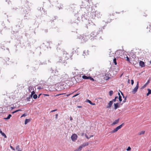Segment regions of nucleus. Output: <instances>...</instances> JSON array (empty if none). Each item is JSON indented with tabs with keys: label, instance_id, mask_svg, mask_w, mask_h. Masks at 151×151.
I'll list each match as a JSON object with an SVG mask.
<instances>
[{
	"label": "nucleus",
	"instance_id": "obj_15",
	"mask_svg": "<svg viewBox=\"0 0 151 151\" xmlns=\"http://www.w3.org/2000/svg\"><path fill=\"white\" fill-rule=\"evenodd\" d=\"M11 116H12L11 115L9 114L8 115V116L7 117L4 118V119H5V120H7V119H9L10 118V117H11Z\"/></svg>",
	"mask_w": 151,
	"mask_h": 151
},
{
	"label": "nucleus",
	"instance_id": "obj_12",
	"mask_svg": "<svg viewBox=\"0 0 151 151\" xmlns=\"http://www.w3.org/2000/svg\"><path fill=\"white\" fill-rule=\"evenodd\" d=\"M149 82L150 80H148L147 82L142 87V88H145L147 86L148 84L149 83Z\"/></svg>",
	"mask_w": 151,
	"mask_h": 151
},
{
	"label": "nucleus",
	"instance_id": "obj_3",
	"mask_svg": "<svg viewBox=\"0 0 151 151\" xmlns=\"http://www.w3.org/2000/svg\"><path fill=\"white\" fill-rule=\"evenodd\" d=\"M124 125V123H122L121 124L118 126L116 128H115L114 130H112L111 132V133L112 134L116 132L119 129H121L122 127Z\"/></svg>",
	"mask_w": 151,
	"mask_h": 151
},
{
	"label": "nucleus",
	"instance_id": "obj_4",
	"mask_svg": "<svg viewBox=\"0 0 151 151\" xmlns=\"http://www.w3.org/2000/svg\"><path fill=\"white\" fill-rule=\"evenodd\" d=\"M139 88V82H137V85L136 87L134 88V89L132 91V93L133 94H135L137 91V90Z\"/></svg>",
	"mask_w": 151,
	"mask_h": 151
},
{
	"label": "nucleus",
	"instance_id": "obj_17",
	"mask_svg": "<svg viewBox=\"0 0 151 151\" xmlns=\"http://www.w3.org/2000/svg\"><path fill=\"white\" fill-rule=\"evenodd\" d=\"M118 95H119V101H120V102H121V101H122V97L120 96V93H118Z\"/></svg>",
	"mask_w": 151,
	"mask_h": 151
},
{
	"label": "nucleus",
	"instance_id": "obj_38",
	"mask_svg": "<svg viewBox=\"0 0 151 151\" xmlns=\"http://www.w3.org/2000/svg\"><path fill=\"white\" fill-rule=\"evenodd\" d=\"M57 111V109H55V110H52L51 111V112H54V111Z\"/></svg>",
	"mask_w": 151,
	"mask_h": 151
},
{
	"label": "nucleus",
	"instance_id": "obj_29",
	"mask_svg": "<svg viewBox=\"0 0 151 151\" xmlns=\"http://www.w3.org/2000/svg\"><path fill=\"white\" fill-rule=\"evenodd\" d=\"M126 58L127 60V61H128L129 62H130V59H129V58L127 56V57Z\"/></svg>",
	"mask_w": 151,
	"mask_h": 151
},
{
	"label": "nucleus",
	"instance_id": "obj_41",
	"mask_svg": "<svg viewBox=\"0 0 151 151\" xmlns=\"http://www.w3.org/2000/svg\"><path fill=\"white\" fill-rule=\"evenodd\" d=\"M30 99V97H29V98H27V99H28V101H29L30 100H29V99Z\"/></svg>",
	"mask_w": 151,
	"mask_h": 151
},
{
	"label": "nucleus",
	"instance_id": "obj_9",
	"mask_svg": "<svg viewBox=\"0 0 151 151\" xmlns=\"http://www.w3.org/2000/svg\"><path fill=\"white\" fill-rule=\"evenodd\" d=\"M112 104L113 103L111 101H110V102L108 104V105L107 106L106 108H110Z\"/></svg>",
	"mask_w": 151,
	"mask_h": 151
},
{
	"label": "nucleus",
	"instance_id": "obj_10",
	"mask_svg": "<svg viewBox=\"0 0 151 151\" xmlns=\"http://www.w3.org/2000/svg\"><path fill=\"white\" fill-rule=\"evenodd\" d=\"M114 109H116L117 108L119 107V103H116V104H114Z\"/></svg>",
	"mask_w": 151,
	"mask_h": 151
},
{
	"label": "nucleus",
	"instance_id": "obj_33",
	"mask_svg": "<svg viewBox=\"0 0 151 151\" xmlns=\"http://www.w3.org/2000/svg\"><path fill=\"white\" fill-rule=\"evenodd\" d=\"M10 148H11V149H12V150H15V149H14V148H13V147H12V146H10Z\"/></svg>",
	"mask_w": 151,
	"mask_h": 151
},
{
	"label": "nucleus",
	"instance_id": "obj_5",
	"mask_svg": "<svg viewBox=\"0 0 151 151\" xmlns=\"http://www.w3.org/2000/svg\"><path fill=\"white\" fill-rule=\"evenodd\" d=\"M77 138V136L76 134H73L71 137V138L73 141H75L76 140Z\"/></svg>",
	"mask_w": 151,
	"mask_h": 151
},
{
	"label": "nucleus",
	"instance_id": "obj_16",
	"mask_svg": "<svg viewBox=\"0 0 151 151\" xmlns=\"http://www.w3.org/2000/svg\"><path fill=\"white\" fill-rule=\"evenodd\" d=\"M82 78L85 79H88L89 76H86L85 75L83 76L82 77Z\"/></svg>",
	"mask_w": 151,
	"mask_h": 151
},
{
	"label": "nucleus",
	"instance_id": "obj_21",
	"mask_svg": "<svg viewBox=\"0 0 151 151\" xmlns=\"http://www.w3.org/2000/svg\"><path fill=\"white\" fill-rule=\"evenodd\" d=\"M113 93V92L112 91H110L109 92V94L110 96H111Z\"/></svg>",
	"mask_w": 151,
	"mask_h": 151
},
{
	"label": "nucleus",
	"instance_id": "obj_50",
	"mask_svg": "<svg viewBox=\"0 0 151 151\" xmlns=\"http://www.w3.org/2000/svg\"><path fill=\"white\" fill-rule=\"evenodd\" d=\"M70 120H72V119L71 118H71H70Z\"/></svg>",
	"mask_w": 151,
	"mask_h": 151
},
{
	"label": "nucleus",
	"instance_id": "obj_28",
	"mask_svg": "<svg viewBox=\"0 0 151 151\" xmlns=\"http://www.w3.org/2000/svg\"><path fill=\"white\" fill-rule=\"evenodd\" d=\"M1 134L3 136H4V137L5 138H6V134H4V133H3Z\"/></svg>",
	"mask_w": 151,
	"mask_h": 151
},
{
	"label": "nucleus",
	"instance_id": "obj_37",
	"mask_svg": "<svg viewBox=\"0 0 151 151\" xmlns=\"http://www.w3.org/2000/svg\"><path fill=\"white\" fill-rule=\"evenodd\" d=\"M45 96H49V95L48 94H43Z\"/></svg>",
	"mask_w": 151,
	"mask_h": 151
},
{
	"label": "nucleus",
	"instance_id": "obj_47",
	"mask_svg": "<svg viewBox=\"0 0 151 151\" xmlns=\"http://www.w3.org/2000/svg\"><path fill=\"white\" fill-rule=\"evenodd\" d=\"M12 114H14V113H15V112H14V111H13V112H12Z\"/></svg>",
	"mask_w": 151,
	"mask_h": 151
},
{
	"label": "nucleus",
	"instance_id": "obj_52",
	"mask_svg": "<svg viewBox=\"0 0 151 151\" xmlns=\"http://www.w3.org/2000/svg\"><path fill=\"white\" fill-rule=\"evenodd\" d=\"M150 151V150H149V151Z\"/></svg>",
	"mask_w": 151,
	"mask_h": 151
},
{
	"label": "nucleus",
	"instance_id": "obj_20",
	"mask_svg": "<svg viewBox=\"0 0 151 151\" xmlns=\"http://www.w3.org/2000/svg\"><path fill=\"white\" fill-rule=\"evenodd\" d=\"M145 131H141L139 132V135L143 134H145Z\"/></svg>",
	"mask_w": 151,
	"mask_h": 151
},
{
	"label": "nucleus",
	"instance_id": "obj_48",
	"mask_svg": "<svg viewBox=\"0 0 151 151\" xmlns=\"http://www.w3.org/2000/svg\"><path fill=\"white\" fill-rule=\"evenodd\" d=\"M40 95H41V94H40L39 95V96H38V98H39V97H40Z\"/></svg>",
	"mask_w": 151,
	"mask_h": 151
},
{
	"label": "nucleus",
	"instance_id": "obj_36",
	"mask_svg": "<svg viewBox=\"0 0 151 151\" xmlns=\"http://www.w3.org/2000/svg\"><path fill=\"white\" fill-rule=\"evenodd\" d=\"M26 116V115H25V114H23L21 116V117H22L23 116Z\"/></svg>",
	"mask_w": 151,
	"mask_h": 151
},
{
	"label": "nucleus",
	"instance_id": "obj_51",
	"mask_svg": "<svg viewBox=\"0 0 151 151\" xmlns=\"http://www.w3.org/2000/svg\"><path fill=\"white\" fill-rule=\"evenodd\" d=\"M18 151H21V150H17Z\"/></svg>",
	"mask_w": 151,
	"mask_h": 151
},
{
	"label": "nucleus",
	"instance_id": "obj_32",
	"mask_svg": "<svg viewBox=\"0 0 151 151\" xmlns=\"http://www.w3.org/2000/svg\"><path fill=\"white\" fill-rule=\"evenodd\" d=\"M131 84L132 85H133L134 83V80H131Z\"/></svg>",
	"mask_w": 151,
	"mask_h": 151
},
{
	"label": "nucleus",
	"instance_id": "obj_19",
	"mask_svg": "<svg viewBox=\"0 0 151 151\" xmlns=\"http://www.w3.org/2000/svg\"><path fill=\"white\" fill-rule=\"evenodd\" d=\"M29 121V119H26L25 120L24 122V124H27Z\"/></svg>",
	"mask_w": 151,
	"mask_h": 151
},
{
	"label": "nucleus",
	"instance_id": "obj_34",
	"mask_svg": "<svg viewBox=\"0 0 151 151\" xmlns=\"http://www.w3.org/2000/svg\"><path fill=\"white\" fill-rule=\"evenodd\" d=\"M65 94V93H62V94H57V95H56L55 96H58L59 95H63V94Z\"/></svg>",
	"mask_w": 151,
	"mask_h": 151
},
{
	"label": "nucleus",
	"instance_id": "obj_2",
	"mask_svg": "<svg viewBox=\"0 0 151 151\" xmlns=\"http://www.w3.org/2000/svg\"><path fill=\"white\" fill-rule=\"evenodd\" d=\"M88 145V142H86L84 143H83L81 145L79 146L78 148L76 149L74 151H81L83 147L87 146Z\"/></svg>",
	"mask_w": 151,
	"mask_h": 151
},
{
	"label": "nucleus",
	"instance_id": "obj_11",
	"mask_svg": "<svg viewBox=\"0 0 151 151\" xmlns=\"http://www.w3.org/2000/svg\"><path fill=\"white\" fill-rule=\"evenodd\" d=\"M86 102L89 103L91 105H95V104L93 103L90 100L88 99H87L86 101Z\"/></svg>",
	"mask_w": 151,
	"mask_h": 151
},
{
	"label": "nucleus",
	"instance_id": "obj_35",
	"mask_svg": "<svg viewBox=\"0 0 151 151\" xmlns=\"http://www.w3.org/2000/svg\"><path fill=\"white\" fill-rule=\"evenodd\" d=\"M126 98H125L124 99V100H123V103H125V102H126Z\"/></svg>",
	"mask_w": 151,
	"mask_h": 151
},
{
	"label": "nucleus",
	"instance_id": "obj_18",
	"mask_svg": "<svg viewBox=\"0 0 151 151\" xmlns=\"http://www.w3.org/2000/svg\"><path fill=\"white\" fill-rule=\"evenodd\" d=\"M30 92L31 93V94L30 96V97L32 98V97L33 95L35 94V92L33 90V91H31V92Z\"/></svg>",
	"mask_w": 151,
	"mask_h": 151
},
{
	"label": "nucleus",
	"instance_id": "obj_45",
	"mask_svg": "<svg viewBox=\"0 0 151 151\" xmlns=\"http://www.w3.org/2000/svg\"><path fill=\"white\" fill-rule=\"evenodd\" d=\"M86 137L87 139H89V137H88L86 135Z\"/></svg>",
	"mask_w": 151,
	"mask_h": 151
},
{
	"label": "nucleus",
	"instance_id": "obj_7",
	"mask_svg": "<svg viewBox=\"0 0 151 151\" xmlns=\"http://www.w3.org/2000/svg\"><path fill=\"white\" fill-rule=\"evenodd\" d=\"M139 65L142 67H143L145 66V63L142 61H140L139 62Z\"/></svg>",
	"mask_w": 151,
	"mask_h": 151
},
{
	"label": "nucleus",
	"instance_id": "obj_13",
	"mask_svg": "<svg viewBox=\"0 0 151 151\" xmlns=\"http://www.w3.org/2000/svg\"><path fill=\"white\" fill-rule=\"evenodd\" d=\"M29 92H31L32 91L34 90V88L32 86H29Z\"/></svg>",
	"mask_w": 151,
	"mask_h": 151
},
{
	"label": "nucleus",
	"instance_id": "obj_44",
	"mask_svg": "<svg viewBox=\"0 0 151 151\" xmlns=\"http://www.w3.org/2000/svg\"><path fill=\"white\" fill-rule=\"evenodd\" d=\"M58 116V114H57L56 115V118H57V117Z\"/></svg>",
	"mask_w": 151,
	"mask_h": 151
},
{
	"label": "nucleus",
	"instance_id": "obj_6",
	"mask_svg": "<svg viewBox=\"0 0 151 151\" xmlns=\"http://www.w3.org/2000/svg\"><path fill=\"white\" fill-rule=\"evenodd\" d=\"M64 60L62 58V56L59 57L58 59V62L60 63H64L65 62V61H64Z\"/></svg>",
	"mask_w": 151,
	"mask_h": 151
},
{
	"label": "nucleus",
	"instance_id": "obj_40",
	"mask_svg": "<svg viewBox=\"0 0 151 151\" xmlns=\"http://www.w3.org/2000/svg\"><path fill=\"white\" fill-rule=\"evenodd\" d=\"M82 107V106H77V107L78 108H81Z\"/></svg>",
	"mask_w": 151,
	"mask_h": 151
},
{
	"label": "nucleus",
	"instance_id": "obj_46",
	"mask_svg": "<svg viewBox=\"0 0 151 151\" xmlns=\"http://www.w3.org/2000/svg\"><path fill=\"white\" fill-rule=\"evenodd\" d=\"M93 135H91L90 136V137H89V138L91 137H93Z\"/></svg>",
	"mask_w": 151,
	"mask_h": 151
},
{
	"label": "nucleus",
	"instance_id": "obj_30",
	"mask_svg": "<svg viewBox=\"0 0 151 151\" xmlns=\"http://www.w3.org/2000/svg\"><path fill=\"white\" fill-rule=\"evenodd\" d=\"M79 94H80L79 93H77V94H76V95H74L73 96V97H74L77 96Z\"/></svg>",
	"mask_w": 151,
	"mask_h": 151
},
{
	"label": "nucleus",
	"instance_id": "obj_14",
	"mask_svg": "<svg viewBox=\"0 0 151 151\" xmlns=\"http://www.w3.org/2000/svg\"><path fill=\"white\" fill-rule=\"evenodd\" d=\"M147 90L148 91V92L147 94V96H148L149 94H151V90L149 88H148Z\"/></svg>",
	"mask_w": 151,
	"mask_h": 151
},
{
	"label": "nucleus",
	"instance_id": "obj_42",
	"mask_svg": "<svg viewBox=\"0 0 151 151\" xmlns=\"http://www.w3.org/2000/svg\"><path fill=\"white\" fill-rule=\"evenodd\" d=\"M128 83H130V80L129 79L128 80Z\"/></svg>",
	"mask_w": 151,
	"mask_h": 151
},
{
	"label": "nucleus",
	"instance_id": "obj_49",
	"mask_svg": "<svg viewBox=\"0 0 151 151\" xmlns=\"http://www.w3.org/2000/svg\"><path fill=\"white\" fill-rule=\"evenodd\" d=\"M121 94L122 95H123V94L122 92H121Z\"/></svg>",
	"mask_w": 151,
	"mask_h": 151
},
{
	"label": "nucleus",
	"instance_id": "obj_24",
	"mask_svg": "<svg viewBox=\"0 0 151 151\" xmlns=\"http://www.w3.org/2000/svg\"><path fill=\"white\" fill-rule=\"evenodd\" d=\"M113 62L115 65H116L117 64V63H116V58H114V59Z\"/></svg>",
	"mask_w": 151,
	"mask_h": 151
},
{
	"label": "nucleus",
	"instance_id": "obj_31",
	"mask_svg": "<svg viewBox=\"0 0 151 151\" xmlns=\"http://www.w3.org/2000/svg\"><path fill=\"white\" fill-rule=\"evenodd\" d=\"M22 111V110L21 109H19V110H16L14 111V112L15 113L19 111Z\"/></svg>",
	"mask_w": 151,
	"mask_h": 151
},
{
	"label": "nucleus",
	"instance_id": "obj_1",
	"mask_svg": "<svg viewBox=\"0 0 151 151\" xmlns=\"http://www.w3.org/2000/svg\"><path fill=\"white\" fill-rule=\"evenodd\" d=\"M69 54L66 51H64L63 55H62V58L63 59L64 61H65L69 58Z\"/></svg>",
	"mask_w": 151,
	"mask_h": 151
},
{
	"label": "nucleus",
	"instance_id": "obj_26",
	"mask_svg": "<svg viewBox=\"0 0 151 151\" xmlns=\"http://www.w3.org/2000/svg\"><path fill=\"white\" fill-rule=\"evenodd\" d=\"M131 150V148L129 146L127 148V151H130Z\"/></svg>",
	"mask_w": 151,
	"mask_h": 151
},
{
	"label": "nucleus",
	"instance_id": "obj_27",
	"mask_svg": "<svg viewBox=\"0 0 151 151\" xmlns=\"http://www.w3.org/2000/svg\"><path fill=\"white\" fill-rule=\"evenodd\" d=\"M19 145L17 146L16 147V150H19Z\"/></svg>",
	"mask_w": 151,
	"mask_h": 151
},
{
	"label": "nucleus",
	"instance_id": "obj_23",
	"mask_svg": "<svg viewBox=\"0 0 151 151\" xmlns=\"http://www.w3.org/2000/svg\"><path fill=\"white\" fill-rule=\"evenodd\" d=\"M117 98H118V97L117 96H116V97H115L114 99H113L112 101H111L112 103L113 102H115V101H116V100Z\"/></svg>",
	"mask_w": 151,
	"mask_h": 151
},
{
	"label": "nucleus",
	"instance_id": "obj_43",
	"mask_svg": "<svg viewBox=\"0 0 151 151\" xmlns=\"http://www.w3.org/2000/svg\"><path fill=\"white\" fill-rule=\"evenodd\" d=\"M11 108L12 110V109H13L14 108L13 107H11Z\"/></svg>",
	"mask_w": 151,
	"mask_h": 151
},
{
	"label": "nucleus",
	"instance_id": "obj_8",
	"mask_svg": "<svg viewBox=\"0 0 151 151\" xmlns=\"http://www.w3.org/2000/svg\"><path fill=\"white\" fill-rule=\"evenodd\" d=\"M119 119L116 120L115 121L113 122V123L111 124V125L113 126L118 124L119 122Z\"/></svg>",
	"mask_w": 151,
	"mask_h": 151
},
{
	"label": "nucleus",
	"instance_id": "obj_22",
	"mask_svg": "<svg viewBox=\"0 0 151 151\" xmlns=\"http://www.w3.org/2000/svg\"><path fill=\"white\" fill-rule=\"evenodd\" d=\"M33 98L35 99H36L37 97V96L36 94H34L33 95Z\"/></svg>",
	"mask_w": 151,
	"mask_h": 151
},
{
	"label": "nucleus",
	"instance_id": "obj_39",
	"mask_svg": "<svg viewBox=\"0 0 151 151\" xmlns=\"http://www.w3.org/2000/svg\"><path fill=\"white\" fill-rule=\"evenodd\" d=\"M72 93H70L69 94H67L66 95V96H69Z\"/></svg>",
	"mask_w": 151,
	"mask_h": 151
},
{
	"label": "nucleus",
	"instance_id": "obj_25",
	"mask_svg": "<svg viewBox=\"0 0 151 151\" xmlns=\"http://www.w3.org/2000/svg\"><path fill=\"white\" fill-rule=\"evenodd\" d=\"M88 79L90 80L91 81H94V79L93 78L90 76H89Z\"/></svg>",
	"mask_w": 151,
	"mask_h": 151
}]
</instances>
